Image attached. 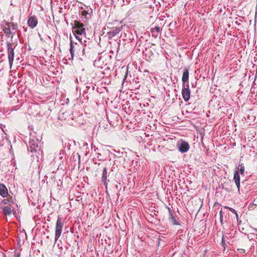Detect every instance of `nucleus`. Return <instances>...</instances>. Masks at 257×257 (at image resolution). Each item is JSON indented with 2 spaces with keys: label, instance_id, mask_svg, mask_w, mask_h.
Returning a JSON list of instances; mask_svg holds the SVG:
<instances>
[{
  "label": "nucleus",
  "instance_id": "f257e3e1",
  "mask_svg": "<svg viewBox=\"0 0 257 257\" xmlns=\"http://www.w3.org/2000/svg\"><path fill=\"white\" fill-rule=\"evenodd\" d=\"M1 25L6 37H10L11 36V39H13V36L15 35L18 29V24L12 22H7L4 20L2 22Z\"/></svg>",
  "mask_w": 257,
  "mask_h": 257
},
{
  "label": "nucleus",
  "instance_id": "f03ea898",
  "mask_svg": "<svg viewBox=\"0 0 257 257\" xmlns=\"http://www.w3.org/2000/svg\"><path fill=\"white\" fill-rule=\"evenodd\" d=\"M124 26L122 21L114 20L112 23H109L107 27L111 28V30L107 33L108 39H110L118 34Z\"/></svg>",
  "mask_w": 257,
  "mask_h": 257
},
{
  "label": "nucleus",
  "instance_id": "7ed1b4c3",
  "mask_svg": "<svg viewBox=\"0 0 257 257\" xmlns=\"http://www.w3.org/2000/svg\"><path fill=\"white\" fill-rule=\"evenodd\" d=\"M74 26L72 27V31L74 35H82L85 34V29L84 28V25L80 21H74L73 24H71Z\"/></svg>",
  "mask_w": 257,
  "mask_h": 257
},
{
  "label": "nucleus",
  "instance_id": "20e7f679",
  "mask_svg": "<svg viewBox=\"0 0 257 257\" xmlns=\"http://www.w3.org/2000/svg\"><path fill=\"white\" fill-rule=\"evenodd\" d=\"M81 45L77 44V43H74L72 40L70 42V52L71 53V58L73 59L75 52L77 54H80V53H82V54H84L85 49L83 48L82 50L81 51Z\"/></svg>",
  "mask_w": 257,
  "mask_h": 257
},
{
  "label": "nucleus",
  "instance_id": "39448f33",
  "mask_svg": "<svg viewBox=\"0 0 257 257\" xmlns=\"http://www.w3.org/2000/svg\"><path fill=\"white\" fill-rule=\"evenodd\" d=\"M16 47V46H14V44L13 42H7V53L8 55V59L10 66H12L13 63V61L14 59V49Z\"/></svg>",
  "mask_w": 257,
  "mask_h": 257
},
{
  "label": "nucleus",
  "instance_id": "423d86ee",
  "mask_svg": "<svg viewBox=\"0 0 257 257\" xmlns=\"http://www.w3.org/2000/svg\"><path fill=\"white\" fill-rule=\"evenodd\" d=\"M182 90V95L185 101H188L190 97V90L188 84H183Z\"/></svg>",
  "mask_w": 257,
  "mask_h": 257
},
{
  "label": "nucleus",
  "instance_id": "0eeeda50",
  "mask_svg": "<svg viewBox=\"0 0 257 257\" xmlns=\"http://www.w3.org/2000/svg\"><path fill=\"white\" fill-rule=\"evenodd\" d=\"M63 227V223L60 217H58L55 228V240H57L60 236Z\"/></svg>",
  "mask_w": 257,
  "mask_h": 257
},
{
  "label": "nucleus",
  "instance_id": "6e6552de",
  "mask_svg": "<svg viewBox=\"0 0 257 257\" xmlns=\"http://www.w3.org/2000/svg\"><path fill=\"white\" fill-rule=\"evenodd\" d=\"M178 150L182 153L187 152L190 148V146L188 142L184 141H180L177 145Z\"/></svg>",
  "mask_w": 257,
  "mask_h": 257
},
{
  "label": "nucleus",
  "instance_id": "1a4fd4ad",
  "mask_svg": "<svg viewBox=\"0 0 257 257\" xmlns=\"http://www.w3.org/2000/svg\"><path fill=\"white\" fill-rule=\"evenodd\" d=\"M2 208L3 209V215L6 216L11 215L14 211L11 204L8 206H4Z\"/></svg>",
  "mask_w": 257,
  "mask_h": 257
},
{
  "label": "nucleus",
  "instance_id": "9d476101",
  "mask_svg": "<svg viewBox=\"0 0 257 257\" xmlns=\"http://www.w3.org/2000/svg\"><path fill=\"white\" fill-rule=\"evenodd\" d=\"M168 209L169 212V220L172 223V224L175 225H180L179 221L177 220L176 217L175 216L172 212V211L171 209L168 207Z\"/></svg>",
  "mask_w": 257,
  "mask_h": 257
},
{
  "label": "nucleus",
  "instance_id": "9b49d317",
  "mask_svg": "<svg viewBox=\"0 0 257 257\" xmlns=\"http://www.w3.org/2000/svg\"><path fill=\"white\" fill-rule=\"evenodd\" d=\"M162 29L159 26H155L151 29V32L153 37L156 38L160 35L161 36Z\"/></svg>",
  "mask_w": 257,
  "mask_h": 257
},
{
  "label": "nucleus",
  "instance_id": "f8f14e48",
  "mask_svg": "<svg viewBox=\"0 0 257 257\" xmlns=\"http://www.w3.org/2000/svg\"><path fill=\"white\" fill-rule=\"evenodd\" d=\"M38 24L37 19L36 16H31L28 20V24L31 28H34Z\"/></svg>",
  "mask_w": 257,
  "mask_h": 257
},
{
  "label": "nucleus",
  "instance_id": "ddd939ff",
  "mask_svg": "<svg viewBox=\"0 0 257 257\" xmlns=\"http://www.w3.org/2000/svg\"><path fill=\"white\" fill-rule=\"evenodd\" d=\"M0 195L5 198L7 197L8 195V189L3 183H0Z\"/></svg>",
  "mask_w": 257,
  "mask_h": 257
},
{
  "label": "nucleus",
  "instance_id": "4468645a",
  "mask_svg": "<svg viewBox=\"0 0 257 257\" xmlns=\"http://www.w3.org/2000/svg\"><path fill=\"white\" fill-rule=\"evenodd\" d=\"M107 169L106 167H104L103 168L102 177H101V181L103 183L104 185L105 186L106 189L107 188Z\"/></svg>",
  "mask_w": 257,
  "mask_h": 257
},
{
  "label": "nucleus",
  "instance_id": "2eb2a0df",
  "mask_svg": "<svg viewBox=\"0 0 257 257\" xmlns=\"http://www.w3.org/2000/svg\"><path fill=\"white\" fill-rule=\"evenodd\" d=\"M233 180L239 191L240 188V176L238 172L236 171L234 173Z\"/></svg>",
  "mask_w": 257,
  "mask_h": 257
},
{
  "label": "nucleus",
  "instance_id": "dca6fc26",
  "mask_svg": "<svg viewBox=\"0 0 257 257\" xmlns=\"http://www.w3.org/2000/svg\"><path fill=\"white\" fill-rule=\"evenodd\" d=\"M189 79V70L187 68L184 69V71L183 73V76L182 77V81L183 82V84H185L186 82H188Z\"/></svg>",
  "mask_w": 257,
  "mask_h": 257
},
{
  "label": "nucleus",
  "instance_id": "f3484780",
  "mask_svg": "<svg viewBox=\"0 0 257 257\" xmlns=\"http://www.w3.org/2000/svg\"><path fill=\"white\" fill-rule=\"evenodd\" d=\"M38 143L33 140H31L29 142V148L31 149V152L35 151L36 148L38 147Z\"/></svg>",
  "mask_w": 257,
  "mask_h": 257
},
{
  "label": "nucleus",
  "instance_id": "a211bd4d",
  "mask_svg": "<svg viewBox=\"0 0 257 257\" xmlns=\"http://www.w3.org/2000/svg\"><path fill=\"white\" fill-rule=\"evenodd\" d=\"M239 167H240V168H238V171H239V173H240V174L241 175L243 176L244 175V166H243V164H241L239 165Z\"/></svg>",
  "mask_w": 257,
  "mask_h": 257
},
{
  "label": "nucleus",
  "instance_id": "6ab92c4d",
  "mask_svg": "<svg viewBox=\"0 0 257 257\" xmlns=\"http://www.w3.org/2000/svg\"><path fill=\"white\" fill-rule=\"evenodd\" d=\"M224 208L228 209L231 212H232V213H234L235 214V215H236V218H238V214H237L236 211L233 208H230L229 207H227V206H224Z\"/></svg>",
  "mask_w": 257,
  "mask_h": 257
},
{
  "label": "nucleus",
  "instance_id": "aec40b11",
  "mask_svg": "<svg viewBox=\"0 0 257 257\" xmlns=\"http://www.w3.org/2000/svg\"><path fill=\"white\" fill-rule=\"evenodd\" d=\"M221 245L225 249V246H226V243H225V236L223 235H222V237Z\"/></svg>",
  "mask_w": 257,
  "mask_h": 257
},
{
  "label": "nucleus",
  "instance_id": "412c9836",
  "mask_svg": "<svg viewBox=\"0 0 257 257\" xmlns=\"http://www.w3.org/2000/svg\"><path fill=\"white\" fill-rule=\"evenodd\" d=\"M223 212L222 211V210H221L219 212V214H220V223H221V224H223Z\"/></svg>",
  "mask_w": 257,
  "mask_h": 257
},
{
  "label": "nucleus",
  "instance_id": "4be33fe9",
  "mask_svg": "<svg viewBox=\"0 0 257 257\" xmlns=\"http://www.w3.org/2000/svg\"><path fill=\"white\" fill-rule=\"evenodd\" d=\"M9 201H10L8 199H4L2 201V203L5 204V205H7V204H9Z\"/></svg>",
  "mask_w": 257,
  "mask_h": 257
},
{
  "label": "nucleus",
  "instance_id": "5701e85b",
  "mask_svg": "<svg viewBox=\"0 0 257 257\" xmlns=\"http://www.w3.org/2000/svg\"><path fill=\"white\" fill-rule=\"evenodd\" d=\"M78 35H75L74 36H75L76 39H77L80 42V43H81L80 44L82 45V42L81 41V39H80V37Z\"/></svg>",
  "mask_w": 257,
  "mask_h": 257
},
{
  "label": "nucleus",
  "instance_id": "b1692460",
  "mask_svg": "<svg viewBox=\"0 0 257 257\" xmlns=\"http://www.w3.org/2000/svg\"><path fill=\"white\" fill-rule=\"evenodd\" d=\"M33 126L31 125V126H29V128L30 130V136H32V137L33 136V133L32 132V131H33V128H32Z\"/></svg>",
  "mask_w": 257,
  "mask_h": 257
},
{
  "label": "nucleus",
  "instance_id": "393cba45",
  "mask_svg": "<svg viewBox=\"0 0 257 257\" xmlns=\"http://www.w3.org/2000/svg\"><path fill=\"white\" fill-rule=\"evenodd\" d=\"M87 14V12L86 11H82V15L83 16L86 15Z\"/></svg>",
  "mask_w": 257,
  "mask_h": 257
},
{
  "label": "nucleus",
  "instance_id": "a878e982",
  "mask_svg": "<svg viewBox=\"0 0 257 257\" xmlns=\"http://www.w3.org/2000/svg\"><path fill=\"white\" fill-rule=\"evenodd\" d=\"M240 253H244L245 252V250L244 249H240Z\"/></svg>",
  "mask_w": 257,
  "mask_h": 257
},
{
  "label": "nucleus",
  "instance_id": "bb28decb",
  "mask_svg": "<svg viewBox=\"0 0 257 257\" xmlns=\"http://www.w3.org/2000/svg\"><path fill=\"white\" fill-rule=\"evenodd\" d=\"M13 20H14V17H12L11 18L10 22H13Z\"/></svg>",
  "mask_w": 257,
  "mask_h": 257
},
{
  "label": "nucleus",
  "instance_id": "cd10ccee",
  "mask_svg": "<svg viewBox=\"0 0 257 257\" xmlns=\"http://www.w3.org/2000/svg\"><path fill=\"white\" fill-rule=\"evenodd\" d=\"M53 178H54V175H52V177L51 178V179H53Z\"/></svg>",
  "mask_w": 257,
  "mask_h": 257
},
{
  "label": "nucleus",
  "instance_id": "c85d7f7f",
  "mask_svg": "<svg viewBox=\"0 0 257 257\" xmlns=\"http://www.w3.org/2000/svg\"><path fill=\"white\" fill-rule=\"evenodd\" d=\"M1 146V141H0V146Z\"/></svg>",
  "mask_w": 257,
  "mask_h": 257
},
{
  "label": "nucleus",
  "instance_id": "c756f323",
  "mask_svg": "<svg viewBox=\"0 0 257 257\" xmlns=\"http://www.w3.org/2000/svg\"><path fill=\"white\" fill-rule=\"evenodd\" d=\"M84 44L85 45V46H86V43H84Z\"/></svg>",
  "mask_w": 257,
  "mask_h": 257
},
{
  "label": "nucleus",
  "instance_id": "7c9ffc66",
  "mask_svg": "<svg viewBox=\"0 0 257 257\" xmlns=\"http://www.w3.org/2000/svg\"><path fill=\"white\" fill-rule=\"evenodd\" d=\"M84 44L85 45V46H86V43H84Z\"/></svg>",
  "mask_w": 257,
  "mask_h": 257
},
{
  "label": "nucleus",
  "instance_id": "2f4dec72",
  "mask_svg": "<svg viewBox=\"0 0 257 257\" xmlns=\"http://www.w3.org/2000/svg\"><path fill=\"white\" fill-rule=\"evenodd\" d=\"M1 129H2V127L0 126Z\"/></svg>",
  "mask_w": 257,
  "mask_h": 257
}]
</instances>
